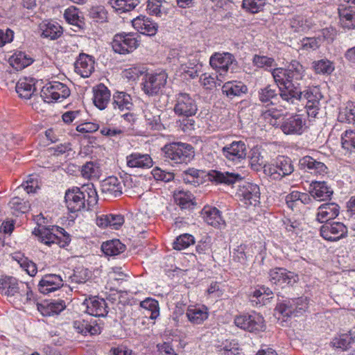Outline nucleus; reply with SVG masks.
<instances>
[{"label": "nucleus", "mask_w": 355, "mask_h": 355, "mask_svg": "<svg viewBox=\"0 0 355 355\" xmlns=\"http://www.w3.org/2000/svg\"><path fill=\"white\" fill-rule=\"evenodd\" d=\"M241 349L235 340H225L217 347V352L220 355H239Z\"/></svg>", "instance_id": "47"}, {"label": "nucleus", "mask_w": 355, "mask_h": 355, "mask_svg": "<svg viewBox=\"0 0 355 355\" xmlns=\"http://www.w3.org/2000/svg\"><path fill=\"white\" fill-rule=\"evenodd\" d=\"M126 247L119 239H113L103 243L101 250L106 256L114 257L123 252Z\"/></svg>", "instance_id": "41"}, {"label": "nucleus", "mask_w": 355, "mask_h": 355, "mask_svg": "<svg viewBox=\"0 0 355 355\" xmlns=\"http://www.w3.org/2000/svg\"><path fill=\"white\" fill-rule=\"evenodd\" d=\"M83 304L86 307V313L90 316L105 317L108 313L106 301L97 296L85 299Z\"/></svg>", "instance_id": "15"}, {"label": "nucleus", "mask_w": 355, "mask_h": 355, "mask_svg": "<svg viewBox=\"0 0 355 355\" xmlns=\"http://www.w3.org/2000/svg\"><path fill=\"white\" fill-rule=\"evenodd\" d=\"M138 35L132 33H116L112 40L113 51L121 55H125L134 51L139 45Z\"/></svg>", "instance_id": "7"}, {"label": "nucleus", "mask_w": 355, "mask_h": 355, "mask_svg": "<svg viewBox=\"0 0 355 355\" xmlns=\"http://www.w3.org/2000/svg\"><path fill=\"white\" fill-rule=\"evenodd\" d=\"M98 200V193L93 184L81 187H73L68 189L64 195L66 206L71 213L81 211L86 207L89 209L96 205Z\"/></svg>", "instance_id": "2"}, {"label": "nucleus", "mask_w": 355, "mask_h": 355, "mask_svg": "<svg viewBox=\"0 0 355 355\" xmlns=\"http://www.w3.org/2000/svg\"><path fill=\"white\" fill-rule=\"evenodd\" d=\"M64 17L65 20L73 26L83 28L84 22L79 16V10L78 8L71 6L65 10Z\"/></svg>", "instance_id": "56"}, {"label": "nucleus", "mask_w": 355, "mask_h": 355, "mask_svg": "<svg viewBox=\"0 0 355 355\" xmlns=\"http://www.w3.org/2000/svg\"><path fill=\"white\" fill-rule=\"evenodd\" d=\"M211 238L208 235H205L198 241L196 246V251L199 254H210L211 252Z\"/></svg>", "instance_id": "64"}, {"label": "nucleus", "mask_w": 355, "mask_h": 355, "mask_svg": "<svg viewBox=\"0 0 355 355\" xmlns=\"http://www.w3.org/2000/svg\"><path fill=\"white\" fill-rule=\"evenodd\" d=\"M139 3V0H107V3L120 15L133 10Z\"/></svg>", "instance_id": "43"}, {"label": "nucleus", "mask_w": 355, "mask_h": 355, "mask_svg": "<svg viewBox=\"0 0 355 355\" xmlns=\"http://www.w3.org/2000/svg\"><path fill=\"white\" fill-rule=\"evenodd\" d=\"M127 166L130 168L148 169L153 166V161L148 154L134 152L126 157Z\"/></svg>", "instance_id": "22"}, {"label": "nucleus", "mask_w": 355, "mask_h": 355, "mask_svg": "<svg viewBox=\"0 0 355 355\" xmlns=\"http://www.w3.org/2000/svg\"><path fill=\"white\" fill-rule=\"evenodd\" d=\"M36 80L31 77H22L16 84L15 90L19 96L24 99H30L36 92Z\"/></svg>", "instance_id": "24"}, {"label": "nucleus", "mask_w": 355, "mask_h": 355, "mask_svg": "<svg viewBox=\"0 0 355 355\" xmlns=\"http://www.w3.org/2000/svg\"><path fill=\"white\" fill-rule=\"evenodd\" d=\"M33 59L24 51H15L9 58V63L17 71L24 69L33 62Z\"/></svg>", "instance_id": "36"}, {"label": "nucleus", "mask_w": 355, "mask_h": 355, "mask_svg": "<svg viewBox=\"0 0 355 355\" xmlns=\"http://www.w3.org/2000/svg\"><path fill=\"white\" fill-rule=\"evenodd\" d=\"M339 214V206L336 203H324L318 209L317 220L320 223H327Z\"/></svg>", "instance_id": "32"}, {"label": "nucleus", "mask_w": 355, "mask_h": 355, "mask_svg": "<svg viewBox=\"0 0 355 355\" xmlns=\"http://www.w3.org/2000/svg\"><path fill=\"white\" fill-rule=\"evenodd\" d=\"M260 204V189L257 184L248 182L245 184V208L256 207Z\"/></svg>", "instance_id": "37"}, {"label": "nucleus", "mask_w": 355, "mask_h": 355, "mask_svg": "<svg viewBox=\"0 0 355 355\" xmlns=\"http://www.w3.org/2000/svg\"><path fill=\"white\" fill-rule=\"evenodd\" d=\"M125 222L124 216L119 213L103 214L96 218V224L101 228L109 227L112 230H119Z\"/></svg>", "instance_id": "20"}, {"label": "nucleus", "mask_w": 355, "mask_h": 355, "mask_svg": "<svg viewBox=\"0 0 355 355\" xmlns=\"http://www.w3.org/2000/svg\"><path fill=\"white\" fill-rule=\"evenodd\" d=\"M259 100L263 103H269L267 105H273L278 99V94L275 89L272 88L270 85L261 89L259 92Z\"/></svg>", "instance_id": "51"}, {"label": "nucleus", "mask_w": 355, "mask_h": 355, "mask_svg": "<svg viewBox=\"0 0 355 355\" xmlns=\"http://www.w3.org/2000/svg\"><path fill=\"white\" fill-rule=\"evenodd\" d=\"M92 272L84 266H77L73 270L71 277V282L77 284H83L92 278Z\"/></svg>", "instance_id": "53"}, {"label": "nucleus", "mask_w": 355, "mask_h": 355, "mask_svg": "<svg viewBox=\"0 0 355 355\" xmlns=\"http://www.w3.org/2000/svg\"><path fill=\"white\" fill-rule=\"evenodd\" d=\"M131 21L133 28L142 35L151 37L157 32V24L145 15H140Z\"/></svg>", "instance_id": "16"}, {"label": "nucleus", "mask_w": 355, "mask_h": 355, "mask_svg": "<svg viewBox=\"0 0 355 355\" xmlns=\"http://www.w3.org/2000/svg\"><path fill=\"white\" fill-rule=\"evenodd\" d=\"M246 321L245 330L247 329L250 332L257 334L265 329L264 319L258 313L252 312L249 314Z\"/></svg>", "instance_id": "38"}, {"label": "nucleus", "mask_w": 355, "mask_h": 355, "mask_svg": "<svg viewBox=\"0 0 355 355\" xmlns=\"http://www.w3.org/2000/svg\"><path fill=\"white\" fill-rule=\"evenodd\" d=\"M161 150L164 161L171 166L187 164L195 156L193 146L180 141L168 143L162 148Z\"/></svg>", "instance_id": "4"}, {"label": "nucleus", "mask_w": 355, "mask_h": 355, "mask_svg": "<svg viewBox=\"0 0 355 355\" xmlns=\"http://www.w3.org/2000/svg\"><path fill=\"white\" fill-rule=\"evenodd\" d=\"M312 67L319 74H330L334 70V64L327 59L313 62Z\"/></svg>", "instance_id": "58"}, {"label": "nucleus", "mask_w": 355, "mask_h": 355, "mask_svg": "<svg viewBox=\"0 0 355 355\" xmlns=\"http://www.w3.org/2000/svg\"><path fill=\"white\" fill-rule=\"evenodd\" d=\"M195 243V238L190 234H182L177 236L173 242V248L182 250Z\"/></svg>", "instance_id": "52"}, {"label": "nucleus", "mask_w": 355, "mask_h": 355, "mask_svg": "<svg viewBox=\"0 0 355 355\" xmlns=\"http://www.w3.org/2000/svg\"><path fill=\"white\" fill-rule=\"evenodd\" d=\"M338 120L341 123H355V103L348 102L346 106L340 109Z\"/></svg>", "instance_id": "48"}, {"label": "nucleus", "mask_w": 355, "mask_h": 355, "mask_svg": "<svg viewBox=\"0 0 355 355\" xmlns=\"http://www.w3.org/2000/svg\"><path fill=\"white\" fill-rule=\"evenodd\" d=\"M42 31L41 36L54 40L60 37L62 34V26L56 21H44L40 25Z\"/></svg>", "instance_id": "33"}, {"label": "nucleus", "mask_w": 355, "mask_h": 355, "mask_svg": "<svg viewBox=\"0 0 355 355\" xmlns=\"http://www.w3.org/2000/svg\"><path fill=\"white\" fill-rule=\"evenodd\" d=\"M73 327L76 331L84 336L99 335L102 331V327L96 319L89 316L79 318L73 322Z\"/></svg>", "instance_id": "11"}, {"label": "nucleus", "mask_w": 355, "mask_h": 355, "mask_svg": "<svg viewBox=\"0 0 355 355\" xmlns=\"http://www.w3.org/2000/svg\"><path fill=\"white\" fill-rule=\"evenodd\" d=\"M202 64L198 60H189L188 62L181 65V71L184 78L194 79L199 76Z\"/></svg>", "instance_id": "40"}, {"label": "nucleus", "mask_w": 355, "mask_h": 355, "mask_svg": "<svg viewBox=\"0 0 355 355\" xmlns=\"http://www.w3.org/2000/svg\"><path fill=\"white\" fill-rule=\"evenodd\" d=\"M275 310L283 318L286 319H288L293 315H297V311H299L295 306V303L293 302V299H289L278 303Z\"/></svg>", "instance_id": "44"}, {"label": "nucleus", "mask_w": 355, "mask_h": 355, "mask_svg": "<svg viewBox=\"0 0 355 355\" xmlns=\"http://www.w3.org/2000/svg\"><path fill=\"white\" fill-rule=\"evenodd\" d=\"M236 63L234 56L228 52H215L209 58V64L216 71L218 85L224 80L229 71H233L232 65Z\"/></svg>", "instance_id": "5"}, {"label": "nucleus", "mask_w": 355, "mask_h": 355, "mask_svg": "<svg viewBox=\"0 0 355 355\" xmlns=\"http://www.w3.org/2000/svg\"><path fill=\"white\" fill-rule=\"evenodd\" d=\"M173 110L178 116L184 117L179 121V126L184 132L195 129V121L191 117L196 114L198 106L194 95L185 92L176 93Z\"/></svg>", "instance_id": "3"}, {"label": "nucleus", "mask_w": 355, "mask_h": 355, "mask_svg": "<svg viewBox=\"0 0 355 355\" xmlns=\"http://www.w3.org/2000/svg\"><path fill=\"white\" fill-rule=\"evenodd\" d=\"M244 142L234 141L222 148L223 155L230 161L237 163L243 158Z\"/></svg>", "instance_id": "25"}, {"label": "nucleus", "mask_w": 355, "mask_h": 355, "mask_svg": "<svg viewBox=\"0 0 355 355\" xmlns=\"http://www.w3.org/2000/svg\"><path fill=\"white\" fill-rule=\"evenodd\" d=\"M268 279L271 284L282 288L286 286H293L299 280L298 275L284 268H275L268 272Z\"/></svg>", "instance_id": "10"}, {"label": "nucleus", "mask_w": 355, "mask_h": 355, "mask_svg": "<svg viewBox=\"0 0 355 355\" xmlns=\"http://www.w3.org/2000/svg\"><path fill=\"white\" fill-rule=\"evenodd\" d=\"M111 93L103 83L98 84L93 89V103L100 110H105L110 101Z\"/></svg>", "instance_id": "23"}, {"label": "nucleus", "mask_w": 355, "mask_h": 355, "mask_svg": "<svg viewBox=\"0 0 355 355\" xmlns=\"http://www.w3.org/2000/svg\"><path fill=\"white\" fill-rule=\"evenodd\" d=\"M81 175L85 179L97 178L99 173V167L93 162H87L81 168Z\"/></svg>", "instance_id": "63"}, {"label": "nucleus", "mask_w": 355, "mask_h": 355, "mask_svg": "<svg viewBox=\"0 0 355 355\" xmlns=\"http://www.w3.org/2000/svg\"><path fill=\"white\" fill-rule=\"evenodd\" d=\"M8 205L12 214L16 216H19V215L28 212L30 208L28 203L19 197L12 198Z\"/></svg>", "instance_id": "50"}, {"label": "nucleus", "mask_w": 355, "mask_h": 355, "mask_svg": "<svg viewBox=\"0 0 355 355\" xmlns=\"http://www.w3.org/2000/svg\"><path fill=\"white\" fill-rule=\"evenodd\" d=\"M202 218L209 225L220 228L225 225L221 211L215 207H204L202 211Z\"/></svg>", "instance_id": "27"}, {"label": "nucleus", "mask_w": 355, "mask_h": 355, "mask_svg": "<svg viewBox=\"0 0 355 355\" xmlns=\"http://www.w3.org/2000/svg\"><path fill=\"white\" fill-rule=\"evenodd\" d=\"M355 342V330L351 329L347 334H343L334 338L331 342L333 347L347 350Z\"/></svg>", "instance_id": "39"}, {"label": "nucleus", "mask_w": 355, "mask_h": 355, "mask_svg": "<svg viewBox=\"0 0 355 355\" xmlns=\"http://www.w3.org/2000/svg\"><path fill=\"white\" fill-rule=\"evenodd\" d=\"M21 283L19 284L15 277L11 276H1L0 278V293L7 297L18 295Z\"/></svg>", "instance_id": "28"}, {"label": "nucleus", "mask_w": 355, "mask_h": 355, "mask_svg": "<svg viewBox=\"0 0 355 355\" xmlns=\"http://www.w3.org/2000/svg\"><path fill=\"white\" fill-rule=\"evenodd\" d=\"M112 105L114 110H118L120 112L131 110L134 106L132 96L125 92L119 91L114 93Z\"/></svg>", "instance_id": "30"}, {"label": "nucleus", "mask_w": 355, "mask_h": 355, "mask_svg": "<svg viewBox=\"0 0 355 355\" xmlns=\"http://www.w3.org/2000/svg\"><path fill=\"white\" fill-rule=\"evenodd\" d=\"M263 168L264 173L274 180H280L294 171L291 159L283 156L277 157L274 163L264 164Z\"/></svg>", "instance_id": "8"}, {"label": "nucleus", "mask_w": 355, "mask_h": 355, "mask_svg": "<svg viewBox=\"0 0 355 355\" xmlns=\"http://www.w3.org/2000/svg\"><path fill=\"white\" fill-rule=\"evenodd\" d=\"M94 64L93 56L80 53L74 63L75 72L83 78H88L94 71Z\"/></svg>", "instance_id": "18"}, {"label": "nucleus", "mask_w": 355, "mask_h": 355, "mask_svg": "<svg viewBox=\"0 0 355 355\" xmlns=\"http://www.w3.org/2000/svg\"><path fill=\"white\" fill-rule=\"evenodd\" d=\"M261 113V119L272 126L278 125L277 120L283 115L282 110L272 106L259 110Z\"/></svg>", "instance_id": "42"}, {"label": "nucleus", "mask_w": 355, "mask_h": 355, "mask_svg": "<svg viewBox=\"0 0 355 355\" xmlns=\"http://www.w3.org/2000/svg\"><path fill=\"white\" fill-rule=\"evenodd\" d=\"M204 173L203 171L194 168H189L183 171L182 178L184 183L196 187L202 183V175Z\"/></svg>", "instance_id": "45"}, {"label": "nucleus", "mask_w": 355, "mask_h": 355, "mask_svg": "<svg viewBox=\"0 0 355 355\" xmlns=\"http://www.w3.org/2000/svg\"><path fill=\"white\" fill-rule=\"evenodd\" d=\"M144 116L147 123V125L153 130H162L165 128L161 121L159 114H153L150 111L146 110Z\"/></svg>", "instance_id": "59"}, {"label": "nucleus", "mask_w": 355, "mask_h": 355, "mask_svg": "<svg viewBox=\"0 0 355 355\" xmlns=\"http://www.w3.org/2000/svg\"><path fill=\"white\" fill-rule=\"evenodd\" d=\"M244 85L241 82H227L222 87V91L227 96L232 98L243 93Z\"/></svg>", "instance_id": "55"}, {"label": "nucleus", "mask_w": 355, "mask_h": 355, "mask_svg": "<svg viewBox=\"0 0 355 355\" xmlns=\"http://www.w3.org/2000/svg\"><path fill=\"white\" fill-rule=\"evenodd\" d=\"M140 305L142 308L149 311L150 314L149 318L151 320L157 319L159 315V307L158 301L150 297H148L141 301Z\"/></svg>", "instance_id": "57"}, {"label": "nucleus", "mask_w": 355, "mask_h": 355, "mask_svg": "<svg viewBox=\"0 0 355 355\" xmlns=\"http://www.w3.org/2000/svg\"><path fill=\"white\" fill-rule=\"evenodd\" d=\"M209 315V309L205 304H190L187 307L185 317L193 325L202 324L208 319Z\"/></svg>", "instance_id": "14"}, {"label": "nucleus", "mask_w": 355, "mask_h": 355, "mask_svg": "<svg viewBox=\"0 0 355 355\" xmlns=\"http://www.w3.org/2000/svg\"><path fill=\"white\" fill-rule=\"evenodd\" d=\"M250 164L254 171H259L263 164V157L261 155L260 148L254 147L250 152Z\"/></svg>", "instance_id": "61"}, {"label": "nucleus", "mask_w": 355, "mask_h": 355, "mask_svg": "<svg viewBox=\"0 0 355 355\" xmlns=\"http://www.w3.org/2000/svg\"><path fill=\"white\" fill-rule=\"evenodd\" d=\"M55 229V226L52 228L43 226L37 229L35 228L33 233L39 237V240L42 243L51 245L54 244V239H56V234L53 232Z\"/></svg>", "instance_id": "46"}, {"label": "nucleus", "mask_w": 355, "mask_h": 355, "mask_svg": "<svg viewBox=\"0 0 355 355\" xmlns=\"http://www.w3.org/2000/svg\"><path fill=\"white\" fill-rule=\"evenodd\" d=\"M272 76L279 89L280 98L287 105H296L302 98L307 101L306 104L319 105L322 96L318 87H309L303 92L300 88L304 69L298 61L292 60L286 69L275 68Z\"/></svg>", "instance_id": "1"}, {"label": "nucleus", "mask_w": 355, "mask_h": 355, "mask_svg": "<svg viewBox=\"0 0 355 355\" xmlns=\"http://www.w3.org/2000/svg\"><path fill=\"white\" fill-rule=\"evenodd\" d=\"M63 284V279L60 275L51 273L44 275L37 286L41 293L49 294L59 290Z\"/></svg>", "instance_id": "17"}, {"label": "nucleus", "mask_w": 355, "mask_h": 355, "mask_svg": "<svg viewBox=\"0 0 355 355\" xmlns=\"http://www.w3.org/2000/svg\"><path fill=\"white\" fill-rule=\"evenodd\" d=\"M280 128L286 135H300L306 128V121L302 115L295 114L285 119Z\"/></svg>", "instance_id": "13"}, {"label": "nucleus", "mask_w": 355, "mask_h": 355, "mask_svg": "<svg viewBox=\"0 0 355 355\" xmlns=\"http://www.w3.org/2000/svg\"><path fill=\"white\" fill-rule=\"evenodd\" d=\"M168 78L165 71L157 73H146L141 83L143 92L148 96H154L162 93L164 89Z\"/></svg>", "instance_id": "6"}, {"label": "nucleus", "mask_w": 355, "mask_h": 355, "mask_svg": "<svg viewBox=\"0 0 355 355\" xmlns=\"http://www.w3.org/2000/svg\"><path fill=\"white\" fill-rule=\"evenodd\" d=\"M12 259L17 261L20 268L31 277H34L37 272V265L24 254L18 251L11 254Z\"/></svg>", "instance_id": "35"}, {"label": "nucleus", "mask_w": 355, "mask_h": 355, "mask_svg": "<svg viewBox=\"0 0 355 355\" xmlns=\"http://www.w3.org/2000/svg\"><path fill=\"white\" fill-rule=\"evenodd\" d=\"M124 184L116 176H109L101 182V191L107 197L116 198L123 193Z\"/></svg>", "instance_id": "19"}, {"label": "nucleus", "mask_w": 355, "mask_h": 355, "mask_svg": "<svg viewBox=\"0 0 355 355\" xmlns=\"http://www.w3.org/2000/svg\"><path fill=\"white\" fill-rule=\"evenodd\" d=\"M300 166L306 168L311 174L322 175L327 173V167L321 162H318L310 156H304L300 159Z\"/></svg>", "instance_id": "31"}, {"label": "nucleus", "mask_w": 355, "mask_h": 355, "mask_svg": "<svg viewBox=\"0 0 355 355\" xmlns=\"http://www.w3.org/2000/svg\"><path fill=\"white\" fill-rule=\"evenodd\" d=\"M311 196L318 201L326 200L333 194L334 191L325 182H312L310 184Z\"/></svg>", "instance_id": "29"}, {"label": "nucleus", "mask_w": 355, "mask_h": 355, "mask_svg": "<svg viewBox=\"0 0 355 355\" xmlns=\"http://www.w3.org/2000/svg\"><path fill=\"white\" fill-rule=\"evenodd\" d=\"M209 179L218 184L231 185L241 180L242 178L238 173L211 171L209 173Z\"/></svg>", "instance_id": "34"}, {"label": "nucleus", "mask_w": 355, "mask_h": 355, "mask_svg": "<svg viewBox=\"0 0 355 355\" xmlns=\"http://www.w3.org/2000/svg\"><path fill=\"white\" fill-rule=\"evenodd\" d=\"M341 144L344 149L349 151L355 150V130H347L341 135Z\"/></svg>", "instance_id": "62"}, {"label": "nucleus", "mask_w": 355, "mask_h": 355, "mask_svg": "<svg viewBox=\"0 0 355 355\" xmlns=\"http://www.w3.org/2000/svg\"><path fill=\"white\" fill-rule=\"evenodd\" d=\"M291 28L297 33H303L312 27L311 22L301 15H296L291 19Z\"/></svg>", "instance_id": "49"}, {"label": "nucleus", "mask_w": 355, "mask_h": 355, "mask_svg": "<svg viewBox=\"0 0 355 355\" xmlns=\"http://www.w3.org/2000/svg\"><path fill=\"white\" fill-rule=\"evenodd\" d=\"M89 17L96 23H103L107 21V12L102 6H93L89 10Z\"/></svg>", "instance_id": "60"}, {"label": "nucleus", "mask_w": 355, "mask_h": 355, "mask_svg": "<svg viewBox=\"0 0 355 355\" xmlns=\"http://www.w3.org/2000/svg\"><path fill=\"white\" fill-rule=\"evenodd\" d=\"M70 95L69 87L59 81H50L44 85L40 96L47 103L62 101Z\"/></svg>", "instance_id": "9"}, {"label": "nucleus", "mask_w": 355, "mask_h": 355, "mask_svg": "<svg viewBox=\"0 0 355 355\" xmlns=\"http://www.w3.org/2000/svg\"><path fill=\"white\" fill-rule=\"evenodd\" d=\"M347 233V227L340 222H327L320 227L321 236L329 241H337L345 237Z\"/></svg>", "instance_id": "12"}, {"label": "nucleus", "mask_w": 355, "mask_h": 355, "mask_svg": "<svg viewBox=\"0 0 355 355\" xmlns=\"http://www.w3.org/2000/svg\"><path fill=\"white\" fill-rule=\"evenodd\" d=\"M18 295L20 297L19 301L24 304L35 302L37 300L29 283L21 282V288Z\"/></svg>", "instance_id": "54"}, {"label": "nucleus", "mask_w": 355, "mask_h": 355, "mask_svg": "<svg viewBox=\"0 0 355 355\" xmlns=\"http://www.w3.org/2000/svg\"><path fill=\"white\" fill-rule=\"evenodd\" d=\"M173 199L181 209H191L196 205L193 194L187 190L177 189L173 191Z\"/></svg>", "instance_id": "26"}, {"label": "nucleus", "mask_w": 355, "mask_h": 355, "mask_svg": "<svg viewBox=\"0 0 355 355\" xmlns=\"http://www.w3.org/2000/svg\"><path fill=\"white\" fill-rule=\"evenodd\" d=\"M38 311L45 317H51L59 315L66 308L65 302L62 300L46 301L37 303Z\"/></svg>", "instance_id": "21"}]
</instances>
